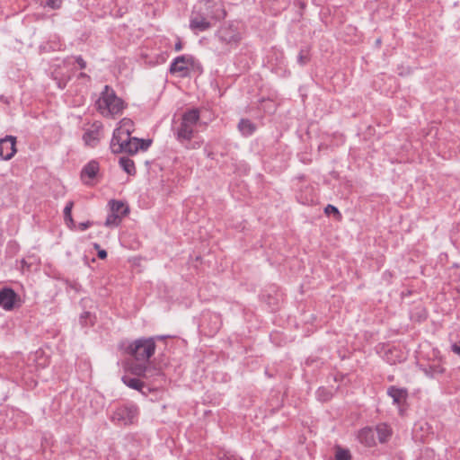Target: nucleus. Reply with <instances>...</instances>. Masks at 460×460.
Here are the masks:
<instances>
[{
	"label": "nucleus",
	"instance_id": "f257e3e1",
	"mask_svg": "<svg viewBox=\"0 0 460 460\" xmlns=\"http://www.w3.org/2000/svg\"><path fill=\"white\" fill-rule=\"evenodd\" d=\"M100 113L104 117H114L122 113L126 108L125 102L117 96L113 88L105 85L96 102Z\"/></svg>",
	"mask_w": 460,
	"mask_h": 460
},
{
	"label": "nucleus",
	"instance_id": "f03ea898",
	"mask_svg": "<svg viewBox=\"0 0 460 460\" xmlns=\"http://www.w3.org/2000/svg\"><path fill=\"white\" fill-rule=\"evenodd\" d=\"M198 109L188 110L182 114L181 123L174 132L175 138L181 144L190 142L194 134V128L199 120Z\"/></svg>",
	"mask_w": 460,
	"mask_h": 460
},
{
	"label": "nucleus",
	"instance_id": "7ed1b4c3",
	"mask_svg": "<svg viewBox=\"0 0 460 460\" xmlns=\"http://www.w3.org/2000/svg\"><path fill=\"white\" fill-rule=\"evenodd\" d=\"M154 337L139 338L133 341L126 349V353L134 358L136 361L148 362L155 351Z\"/></svg>",
	"mask_w": 460,
	"mask_h": 460
},
{
	"label": "nucleus",
	"instance_id": "20e7f679",
	"mask_svg": "<svg viewBox=\"0 0 460 460\" xmlns=\"http://www.w3.org/2000/svg\"><path fill=\"white\" fill-rule=\"evenodd\" d=\"M139 411L133 403L118 407L111 415V421L119 426L134 424L138 417Z\"/></svg>",
	"mask_w": 460,
	"mask_h": 460
},
{
	"label": "nucleus",
	"instance_id": "39448f33",
	"mask_svg": "<svg viewBox=\"0 0 460 460\" xmlns=\"http://www.w3.org/2000/svg\"><path fill=\"white\" fill-rule=\"evenodd\" d=\"M205 16L210 17L215 22L226 18V11L222 0H200L197 4Z\"/></svg>",
	"mask_w": 460,
	"mask_h": 460
},
{
	"label": "nucleus",
	"instance_id": "423d86ee",
	"mask_svg": "<svg viewBox=\"0 0 460 460\" xmlns=\"http://www.w3.org/2000/svg\"><path fill=\"white\" fill-rule=\"evenodd\" d=\"M217 37L222 43L230 47H236L242 40L238 27L234 22L221 26Z\"/></svg>",
	"mask_w": 460,
	"mask_h": 460
},
{
	"label": "nucleus",
	"instance_id": "0eeeda50",
	"mask_svg": "<svg viewBox=\"0 0 460 460\" xmlns=\"http://www.w3.org/2000/svg\"><path fill=\"white\" fill-rule=\"evenodd\" d=\"M195 58L190 55L176 57L171 63L169 72L172 75H179L181 77L190 75V67L193 66Z\"/></svg>",
	"mask_w": 460,
	"mask_h": 460
},
{
	"label": "nucleus",
	"instance_id": "6e6552de",
	"mask_svg": "<svg viewBox=\"0 0 460 460\" xmlns=\"http://www.w3.org/2000/svg\"><path fill=\"white\" fill-rule=\"evenodd\" d=\"M211 21L210 17L205 16L203 11L195 5L190 19V29L193 31H206L212 27Z\"/></svg>",
	"mask_w": 460,
	"mask_h": 460
},
{
	"label": "nucleus",
	"instance_id": "1a4fd4ad",
	"mask_svg": "<svg viewBox=\"0 0 460 460\" xmlns=\"http://www.w3.org/2000/svg\"><path fill=\"white\" fill-rule=\"evenodd\" d=\"M18 302L20 296L12 288L4 287L0 289V307L4 310H13Z\"/></svg>",
	"mask_w": 460,
	"mask_h": 460
},
{
	"label": "nucleus",
	"instance_id": "9d476101",
	"mask_svg": "<svg viewBox=\"0 0 460 460\" xmlns=\"http://www.w3.org/2000/svg\"><path fill=\"white\" fill-rule=\"evenodd\" d=\"M16 137L13 136H5L0 139V157L3 160H11L16 154Z\"/></svg>",
	"mask_w": 460,
	"mask_h": 460
},
{
	"label": "nucleus",
	"instance_id": "9b49d317",
	"mask_svg": "<svg viewBox=\"0 0 460 460\" xmlns=\"http://www.w3.org/2000/svg\"><path fill=\"white\" fill-rule=\"evenodd\" d=\"M102 130V124L101 122L95 121L93 123L91 128L86 129L83 135L84 144L90 147H95L100 141Z\"/></svg>",
	"mask_w": 460,
	"mask_h": 460
},
{
	"label": "nucleus",
	"instance_id": "f8f14e48",
	"mask_svg": "<svg viewBox=\"0 0 460 460\" xmlns=\"http://www.w3.org/2000/svg\"><path fill=\"white\" fill-rule=\"evenodd\" d=\"M387 395L393 399V403L399 408L400 414H402L401 407L406 402L408 398V390L404 387L391 385L387 388Z\"/></svg>",
	"mask_w": 460,
	"mask_h": 460
},
{
	"label": "nucleus",
	"instance_id": "ddd939ff",
	"mask_svg": "<svg viewBox=\"0 0 460 460\" xmlns=\"http://www.w3.org/2000/svg\"><path fill=\"white\" fill-rule=\"evenodd\" d=\"M151 139H143L135 137H130V138H128V147L125 153L133 155L137 154L139 150L146 151L151 146Z\"/></svg>",
	"mask_w": 460,
	"mask_h": 460
},
{
	"label": "nucleus",
	"instance_id": "4468645a",
	"mask_svg": "<svg viewBox=\"0 0 460 460\" xmlns=\"http://www.w3.org/2000/svg\"><path fill=\"white\" fill-rule=\"evenodd\" d=\"M100 171V164L96 160H91L83 168L80 173L81 180L85 184H90L97 177Z\"/></svg>",
	"mask_w": 460,
	"mask_h": 460
},
{
	"label": "nucleus",
	"instance_id": "2eb2a0df",
	"mask_svg": "<svg viewBox=\"0 0 460 460\" xmlns=\"http://www.w3.org/2000/svg\"><path fill=\"white\" fill-rule=\"evenodd\" d=\"M357 439L367 447H373L376 445L375 430L372 427H364L358 431Z\"/></svg>",
	"mask_w": 460,
	"mask_h": 460
},
{
	"label": "nucleus",
	"instance_id": "dca6fc26",
	"mask_svg": "<svg viewBox=\"0 0 460 460\" xmlns=\"http://www.w3.org/2000/svg\"><path fill=\"white\" fill-rule=\"evenodd\" d=\"M374 430L377 434V439L380 444L388 442L393 436V429L385 422L378 423Z\"/></svg>",
	"mask_w": 460,
	"mask_h": 460
},
{
	"label": "nucleus",
	"instance_id": "f3484780",
	"mask_svg": "<svg viewBox=\"0 0 460 460\" xmlns=\"http://www.w3.org/2000/svg\"><path fill=\"white\" fill-rule=\"evenodd\" d=\"M109 206L112 213L119 215L121 217L129 213L128 206L122 200L111 199L109 201Z\"/></svg>",
	"mask_w": 460,
	"mask_h": 460
},
{
	"label": "nucleus",
	"instance_id": "a211bd4d",
	"mask_svg": "<svg viewBox=\"0 0 460 460\" xmlns=\"http://www.w3.org/2000/svg\"><path fill=\"white\" fill-rule=\"evenodd\" d=\"M238 129L244 137L253 134L256 129L255 125L248 119H242L238 123Z\"/></svg>",
	"mask_w": 460,
	"mask_h": 460
},
{
	"label": "nucleus",
	"instance_id": "6ab92c4d",
	"mask_svg": "<svg viewBox=\"0 0 460 460\" xmlns=\"http://www.w3.org/2000/svg\"><path fill=\"white\" fill-rule=\"evenodd\" d=\"M115 129L121 132L123 135L131 136L134 132V122L130 119L123 118Z\"/></svg>",
	"mask_w": 460,
	"mask_h": 460
},
{
	"label": "nucleus",
	"instance_id": "aec40b11",
	"mask_svg": "<svg viewBox=\"0 0 460 460\" xmlns=\"http://www.w3.org/2000/svg\"><path fill=\"white\" fill-rule=\"evenodd\" d=\"M146 362L144 361H136L129 365L128 369L130 373L134 376H137L138 377H143L144 375H147L146 371Z\"/></svg>",
	"mask_w": 460,
	"mask_h": 460
},
{
	"label": "nucleus",
	"instance_id": "412c9836",
	"mask_svg": "<svg viewBox=\"0 0 460 460\" xmlns=\"http://www.w3.org/2000/svg\"><path fill=\"white\" fill-rule=\"evenodd\" d=\"M119 164L128 175H135L137 173V169L135 166V163L128 157L123 156L119 160Z\"/></svg>",
	"mask_w": 460,
	"mask_h": 460
},
{
	"label": "nucleus",
	"instance_id": "4be33fe9",
	"mask_svg": "<svg viewBox=\"0 0 460 460\" xmlns=\"http://www.w3.org/2000/svg\"><path fill=\"white\" fill-rule=\"evenodd\" d=\"M122 382L129 388L137 391H142V388L145 386V383L137 377L124 376H122Z\"/></svg>",
	"mask_w": 460,
	"mask_h": 460
},
{
	"label": "nucleus",
	"instance_id": "5701e85b",
	"mask_svg": "<svg viewBox=\"0 0 460 460\" xmlns=\"http://www.w3.org/2000/svg\"><path fill=\"white\" fill-rule=\"evenodd\" d=\"M74 207V201L69 200L64 208V219L68 227L75 226L74 219L72 217V209Z\"/></svg>",
	"mask_w": 460,
	"mask_h": 460
},
{
	"label": "nucleus",
	"instance_id": "b1692460",
	"mask_svg": "<svg viewBox=\"0 0 460 460\" xmlns=\"http://www.w3.org/2000/svg\"><path fill=\"white\" fill-rule=\"evenodd\" d=\"M335 460H352V456L348 448H343L341 446H335Z\"/></svg>",
	"mask_w": 460,
	"mask_h": 460
},
{
	"label": "nucleus",
	"instance_id": "393cba45",
	"mask_svg": "<svg viewBox=\"0 0 460 460\" xmlns=\"http://www.w3.org/2000/svg\"><path fill=\"white\" fill-rule=\"evenodd\" d=\"M126 137V135H123L121 132L114 129L110 145L111 150L113 154H117L116 146H118L121 140Z\"/></svg>",
	"mask_w": 460,
	"mask_h": 460
},
{
	"label": "nucleus",
	"instance_id": "a878e982",
	"mask_svg": "<svg viewBox=\"0 0 460 460\" xmlns=\"http://www.w3.org/2000/svg\"><path fill=\"white\" fill-rule=\"evenodd\" d=\"M146 369L148 370V371H146L147 375H144L143 378L154 379V380H155L157 378L164 379V375L163 371L160 368L152 367L150 366H147Z\"/></svg>",
	"mask_w": 460,
	"mask_h": 460
},
{
	"label": "nucleus",
	"instance_id": "bb28decb",
	"mask_svg": "<svg viewBox=\"0 0 460 460\" xmlns=\"http://www.w3.org/2000/svg\"><path fill=\"white\" fill-rule=\"evenodd\" d=\"M316 397L320 402H325L332 399V392L331 389L322 386L316 391Z\"/></svg>",
	"mask_w": 460,
	"mask_h": 460
},
{
	"label": "nucleus",
	"instance_id": "cd10ccee",
	"mask_svg": "<svg viewBox=\"0 0 460 460\" xmlns=\"http://www.w3.org/2000/svg\"><path fill=\"white\" fill-rule=\"evenodd\" d=\"M122 217L119 215L114 214L111 211L108 214L104 222L105 226L116 227L121 222Z\"/></svg>",
	"mask_w": 460,
	"mask_h": 460
},
{
	"label": "nucleus",
	"instance_id": "c85d7f7f",
	"mask_svg": "<svg viewBox=\"0 0 460 460\" xmlns=\"http://www.w3.org/2000/svg\"><path fill=\"white\" fill-rule=\"evenodd\" d=\"M311 58H310V53H309V50L307 49H301L298 53V56H297V63L304 66H305L306 64L309 63Z\"/></svg>",
	"mask_w": 460,
	"mask_h": 460
},
{
	"label": "nucleus",
	"instance_id": "c756f323",
	"mask_svg": "<svg viewBox=\"0 0 460 460\" xmlns=\"http://www.w3.org/2000/svg\"><path fill=\"white\" fill-rule=\"evenodd\" d=\"M324 213H325L327 216L333 215L336 218H341V212L339 211V209H338L335 206L331 205V204H328V205L324 208Z\"/></svg>",
	"mask_w": 460,
	"mask_h": 460
},
{
	"label": "nucleus",
	"instance_id": "7c9ffc66",
	"mask_svg": "<svg viewBox=\"0 0 460 460\" xmlns=\"http://www.w3.org/2000/svg\"><path fill=\"white\" fill-rule=\"evenodd\" d=\"M211 319L214 320V325L211 328V330L209 331V335H214L215 333H217L219 331V329L221 327V321H220L219 317L216 314L211 315Z\"/></svg>",
	"mask_w": 460,
	"mask_h": 460
},
{
	"label": "nucleus",
	"instance_id": "2f4dec72",
	"mask_svg": "<svg viewBox=\"0 0 460 460\" xmlns=\"http://www.w3.org/2000/svg\"><path fill=\"white\" fill-rule=\"evenodd\" d=\"M131 136H128L116 146L117 154L125 153L128 147V138H130Z\"/></svg>",
	"mask_w": 460,
	"mask_h": 460
},
{
	"label": "nucleus",
	"instance_id": "473e14b6",
	"mask_svg": "<svg viewBox=\"0 0 460 460\" xmlns=\"http://www.w3.org/2000/svg\"><path fill=\"white\" fill-rule=\"evenodd\" d=\"M62 0H46L45 5L51 9L60 8Z\"/></svg>",
	"mask_w": 460,
	"mask_h": 460
},
{
	"label": "nucleus",
	"instance_id": "72a5a7b5",
	"mask_svg": "<svg viewBox=\"0 0 460 460\" xmlns=\"http://www.w3.org/2000/svg\"><path fill=\"white\" fill-rule=\"evenodd\" d=\"M202 142L200 141H194L193 143L186 142L185 144H182L185 148L187 149H198L201 146Z\"/></svg>",
	"mask_w": 460,
	"mask_h": 460
},
{
	"label": "nucleus",
	"instance_id": "f704fd0d",
	"mask_svg": "<svg viewBox=\"0 0 460 460\" xmlns=\"http://www.w3.org/2000/svg\"><path fill=\"white\" fill-rule=\"evenodd\" d=\"M93 247L98 250V257L102 260H104L107 258L108 253L105 250H100V244L94 243Z\"/></svg>",
	"mask_w": 460,
	"mask_h": 460
},
{
	"label": "nucleus",
	"instance_id": "c9c22d12",
	"mask_svg": "<svg viewBox=\"0 0 460 460\" xmlns=\"http://www.w3.org/2000/svg\"><path fill=\"white\" fill-rule=\"evenodd\" d=\"M75 63L78 65V66L80 67V69H84L86 67V62L85 60L83 58L82 56H76L75 58Z\"/></svg>",
	"mask_w": 460,
	"mask_h": 460
},
{
	"label": "nucleus",
	"instance_id": "e433bc0d",
	"mask_svg": "<svg viewBox=\"0 0 460 460\" xmlns=\"http://www.w3.org/2000/svg\"><path fill=\"white\" fill-rule=\"evenodd\" d=\"M93 222L92 221H86V222H82L78 225V228L81 230V231H84L86 230L87 228H89L91 226H93Z\"/></svg>",
	"mask_w": 460,
	"mask_h": 460
},
{
	"label": "nucleus",
	"instance_id": "4c0bfd02",
	"mask_svg": "<svg viewBox=\"0 0 460 460\" xmlns=\"http://www.w3.org/2000/svg\"><path fill=\"white\" fill-rule=\"evenodd\" d=\"M451 349L454 353L460 356V341L458 342L453 343L451 346Z\"/></svg>",
	"mask_w": 460,
	"mask_h": 460
},
{
	"label": "nucleus",
	"instance_id": "58836bf2",
	"mask_svg": "<svg viewBox=\"0 0 460 460\" xmlns=\"http://www.w3.org/2000/svg\"><path fill=\"white\" fill-rule=\"evenodd\" d=\"M183 48V45H182V42L180 39H178V40L176 41L175 45H174V49L175 51H181Z\"/></svg>",
	"mask_w": 460,
	"mask_h": 460
},
{
	"label": "nucleus",
	"instance_id": "ea45409f",
	"mask_svg": "<svg viewBox=\"0 0 460 460\" xmlns=\"http://www.w3.org/2000/svg\"><path fill=\"white\" fill-rule=\"evenodd\" d=\"M204 151H205L208 158L212 159V160L215 159V155L212 151H208L207 147H205Z\"/></svg>",
	"mask_w": 460,
	"mask_h": 460
},
{
	"label": "nucleus",
	"instance_id": "a19ab883",
	"mask_svg": "<svg viewBox=\"0 0 460 460\" xmlns=\"http://www.w3.org/2000/svg\"><path fill=\"white\" fill-rule=\"evenodd\" d=\"M219 460H237V459L234 456H228L226 454H223V456L219 457Z\"/></svg>",
	"mask_w": 460,
	"mask_h": 460
},
{
	"label": "nucleus",
	"instance_id": "79ce46f5",
	"mask_svg": "<svg viewBox=\"0 0 460 460\" xmlns=\"http://www.w3.org/2000/svg\"><path fill=\"white\" fill-rule=\"evenodd\" d=\"M78 77H79V78H88V79L90 78V76H89L87 74L84 73V72H81V73L79 74V76H78Z\"/></svg>",
	"mask_w": 460,
	"mask_h": 460
},
{
	"label": "nucleus",
	"instance_id": "37998d69",
	"mask_svg": "<svg viewBox=\"0 0 460 460\" xmlns=\"http://www.w3.org/2000/svg\"><path fill=\"white\" fill-rule=\"evenodd\" d=\"M22 267H27V268H29V267H30V264H28V263H27V261H26L25 260H22Z\"/></svg>",
	"mask_w": 460,
	"mask_h": 460
},
{
	"label": "nucleus",
	"instance_id": "c03bdc74",
	"mask_svg": "<svg viewBox=\"0 0 460 460\" xmlns=\"http://www.w3.org/2000/svg\"><path fill=\"white\" fill-rule=\"evenodd\" d=\"M58 87H59L60 89H63V88H65V86H66V83H65V82H64V83L58 82Z\"/></svg>",
	"mask_w": 460,
	"mask_h": 460
},
{
	"label": "nucleus",
	"instance_id": "a18cd8bd",
	"mask_svg": "<svg viewBox=\"0 0 460 460\" xmlns=\"http://www.w3.org/2000/svg\"><path fill=\"white\" fill-rule=\"evenodd\" d=\"M381 42H382L381 39H377V40H376V44L377 46H380V45H381Z\"/></svg>",
	"mask_w": 460,
	"mask_h": 460
},
{
	"label": "nucleus",
	"instance_id": "49530a36",
	"mask_svg": "<svg viewBox=\"0 0 460 460\" xmlns=\"http://www.w3.org/2000/svg\"><path fill=\"white\" fill-rule=\"evenodd\" d=\"M88 315H89V313H88V312H84V313L82 314L81 318L87 317Z\"/></svg>",
	"mask_w": 460,
	"mask_h": 460
},
{
	"label": "nucleus",
	"instance_id": "de8ad7c7",
	"mask_svg": "<svg viewBox=\"0 0 460 460\" xmlns=\"http://www.w3.org/2000/svg\"><path fill=\"white\" fill-rule=\"evenodd\" d=\"M0 100L4 101V102H7L6 99L4 96L1 95L0 96Z\"/></svg>",
	"mask_w": 460,
	"mask_h": 460
},
{
	"label": "nucleus",
	"instance_id": "09e8293b",
	"mask_svg": "<svg viewBox=\"0 0 460 460\" xmlns=\"http://www.w3.org/2000/svg\"><path fill=\"white\" fill-rule=\"evenodd\" d=\"M156 338L159 340H164V339H165V336H157Z\"/></svg>",
	"mask_w": 460,
	"mask_h": 460
},
{
	"label": "nucleus",
	"instance_id": "8fccbe9b",
	"mask_svg": "<svg viewBox=\"0 0 460 460\" xmlns=\"http://www.w3.org/2000/svg\"><path fill=\"white\" fill-rule=\"evenodd\" d=\"M308 201H309V199H306V200L305 202H308ZM310 201H313V199H310Z\"/></svg>",
	"mask_w": 460,
	"mask_h": 460
}]
</instances>
